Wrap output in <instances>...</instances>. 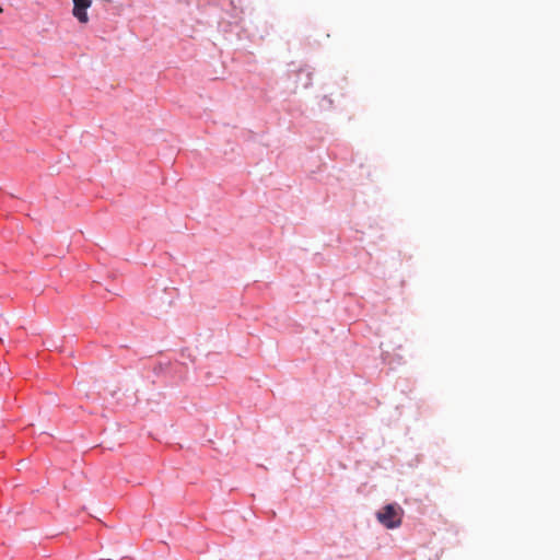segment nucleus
Listing matches in <instances>:
<instances>
[{
  "label": "nucleus",
  "instance_id": "f03ea898",
  "mask_svg": "<svg viewBox=\"0 0 560 560\" xmlns=\"http://www.w3.org/2000/svg\"><path fill=\"white\" fill-rule=\"evenodd\" d=\"M73 1V15L81 23H88L89 16L86 10L91 7L92 0H72Z\"/></svg>",
  "mask_w": 560,
  "mask_h": 560
},
{
  "label": "nucleus",
  "instance_id": "7ed1b4c3",
  "mask_svg": "<svg viewBox=\"0 0 560 560\" xmlns=\"http://www.w3.org/2000/svg\"><path fill=\"white\" fill-rule=\"evenodd\" d=\"M2 12H3V9L0 7V13H2Z\"/></svg>",
  "mask_w": 560,
  "mask_h": 560
},
{
  "label": "nucleus",
  "instance_id": "f257e3e1",
  "mask_svg": "<svg viewBox=\"0 0 560 560\" xmlns=\"http://www.w3.org/2000/svg\"><path fill=\"white\" fill-rule=\"evenodd\" d=\"M404 511L397 504H387L377 512V521L387 528L400 526Z\"/></svg>",
  "mask_w": 560,
  "mask_h": 560
}]
</instances>
